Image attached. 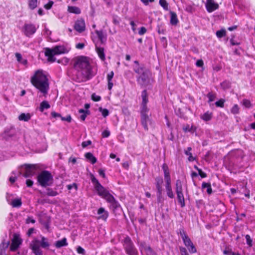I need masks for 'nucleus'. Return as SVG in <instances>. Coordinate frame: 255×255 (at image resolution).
Returning <instances> with one entry per match:
<instances>
[{"instance_id": "obj_33", "label": "nucleus", "mask_w": 255, "mask_h": 255, "mask_svg": "<svg viewBox=\"0 0 255 255\" xmlns=\"http://www.w3.org/2000/svg\"><path fill=\"white\" fill-rule=\"evenodd\" d=\"M9 245V242H2L0 245V255H2Z\"/></svg>"}, {"instance_id": "obj_59", "label": "nucleus", "mask_w": 255, "mask_h": 255, "mask_svg": "<svg viewBox=\"0 0 255 255\" xmlns=\"http://www.w3.org/2000/svg\"><path fill=\"white\" fill-rule=\"evenodd\" d=\"M146 32V29L144 27H141L138 33L139 35H143Z\"/></svg>"}, {"instance_id": "obj_50", "label": "nucleus", "mask_w": 255, "mask_h": 255, "mask_svg": "<svg viewBox=\"0 0 255 255\" xmlns=\"http://www.w3.org/2000/svg\"><path fill=\"white\" fill-rule=\"evenodd\" d=\"M77 252L79 254L85 255L86 252L85 250L80 246L78 247V248H77Z\"/></svg>"}, {"instance_id": "obj_8", "label": "nucleus", "mask_w": 255, "mask_h": 255, "mask_svg": "<svg viewBox=\"0 0 255 255\" xmlns=\"http://www.w3.org/2000/svg\"><path fill=\"white\" fill-rule=\"evenodd\" d=\"M124 246L127 254L128 255H137V251L129 237H127L125 239Z\"/></svg>"}, {"instance_id": "obj_51", "label": "nucleus", "mask_w": 255, "mask_h": 255, "mask_svg": "<svg viewBox=\"0 0 255 255\" xmlns=\"http://www.w3.org/2000/svg\"><path fill=\"white\" fill-rule=\"evenodd\" d=\"M179 234H180L182 239L188 236L186 232L182 229H180L179 230Z\"/></svg>"}, {"instance_id": "obj_1", "label": "nucleus", "mask_w": 255, "mask_h": 255, "mask_svg": "<svg viewBox=\"0 0 255 255\" xmlns=\"http://www.w3.org/2000/svg\"><path fill=\"white\" fill-rule=\"evenodd\" d=\"M74 67L82 75L80 81H85L93 76L89 59L85 56H78L74 59Z\"/></svg>"}, {"instance_id": "obj_58", "label": "nucleus", "mask_w": 255, "mask_h": 255, "mask_svg": "<svg viewBox=\"0 0 255 255\" xmlns=\"http://www.w3.org/2000/svg\"><path fill=\"white\" fill-rule=\"evenodd\" d=\"M53 4V2L52 1H49V2L47 4H46L44 5V7L47 9H49L51 8L52 5Z\"/></svg>"}, {"instance_id": "obj_37", "label": "nucleus", "mask_w": 255, "mask_h": 255, "mask_svg": "<svg viewBox=\"0 0 255 255\" xmlns=\"http://www.w3.org/2000/svg\"><path fill=\"white\" fill-rule=\"evenodd\" d=\"M46 191V195L49 196H55L58 194V193L56 191H54L51 188H47Z\"/></svg>"}, {"instance_id": "obj_60", "label": "nucleus", "mask_w": 255, "mask_h": 255, "mask_svg": "<svg viewBox=\"0 0 255 255\" xmlns=\"http://www.w3.org/2000/svg\"><path fill=\"white\" fill-rule=\"evenodd\" d=\"M120 18L117 16H114L113 17V22L114 24H116V25H118L120 23Z\"/></svg>"}, {"instance_id": "obj_47", "label": "nucleus", "mask_w": 255, "mask_h": 255, "mask_svg": "<svg viewBox=\"0 0 255 255\" xmlns=\"http://www.w3.org/2000/svg\"><path fill=\"white\" fill-rule=\"evenodd\" d=\"M92 99L95 102H98L101 100V97L100 96L97 95L96 94L94 93L91 96Z\"/></svg>"}, {"instance_id": "obj_17", "label": "nucleus", "mask_w": 255, "mask_h": 255, "mask_svg": "<svg viewBox=\"0 0 255 255\" xmlns=\"http://www.w3.org/2000/svg\"><path fill=\"white\" fill-rule=\"evenodd\" d=\"M165 189L168 197L171 199L173 198L174 197V195L172 189L171 182L166 183Z\"/></svg>"}, {"instance_id": "obj_21", "label": "nucleus", "mask_w": 255, "mask_h": 255, "mask_svg": "<svg viewBox=\"0 0 255 255\" xmlns=\"http://www.w3.org/2000/svg\"><path fill=\"white\" fill-rule=\"evenodd\" d=\"M67 239L63 238L61 240L57 241L55 244V246L57 248H60L62 247L67 246Z\"/></svg>"}, {"instance_id": "obj_63", "label": "nucleus", "mask_w": 255, "mask_h": 255, "mask_svg": "<svg viewBox=\"0 0 255 255\" xmlns=\"http://www.w3.org/2000/svg\"><path fill=\"white\" fill-rule=\"evenodd\" d=\"M146 246H147V244L145 242H141L139 244L140 249L141 252L144 250V248L145 247H146Z\"/></svg>"}, {"instance_id": "obj_3", "label": "nucleus", "mask_w": 255, "mask_h": 255, "mask_svg": "<svg viewBox=\"0 0 255 255\" xmlns=\"http://www.w3.org/2000/svg\"><path fill=\"white\" fill-rule=\"evenodd\" d=\"M91 180L98 195L110 203L111 207L113 209H116L120 206L119 204L115 198L99 183L94 176H92Z\"/></svg>"}, {"instance_id": "obj_14", "label": "nucleus", "mask_w": 255, "mask_h": 255, "mask_svg": "<svg viewBox=\"0 0 255 255\" xmlns=\"http://www.w3.org/2000/svg\"><path fill=\"white\" fill-rule=\"evenodd\" d=\"M21 243V240L18 237L14 236L10 247V250L11 251H15L17 249Z\"/></svg>"}, {"instance_id": "obj_6", "label": "nucleus", "mask_w": 255, "mask_h": 255, "mask_svg": "<svg viewBox=\"0 0 255 255\" xmlns=\"http://www.w3.org/2000/svg\"><path fill=\"white\" fill-rule=\"evenodd\" d=\"M37 178L38 182L42 187L50 186L53 182V176L51 173L46 170L40 172Z\"/></svg>"}, {"instance_id": "obj_5", "label": "nucleus", "mask_w": 255, "mask_h": 255, "mask_svg": "<svg viewBox=\"0 0 255 255\" xmlns=\"http://www.w3.org/2000/svg\"><path fill=\"white\" fill-rule=\"evenodd\" d=\"M68 52V50L64 46L58 45L52 48H46L45 49V55L48 57V61L53 62L56 58L54 55L64 54Z\"/></svg>"}, {"instance_id": "obj_9", "label": "nucleus", "mask_w": 255, "mask_h": 255, "mask_svg": "<svg viewBox=\"0 0 255 255\" xmlns=\"http://www.w3.org/2000/svg\"><path fill=\"white\" fill-rule=\"evenodd\" d=\"M23 176L25 178L31 177L36 173L37 166L35 164H25L24 165Z\"/></svg>"}, {"instance_id": "obj_12", "label": "nucleus", "mask_w": 255, "mask_h": 255, "mask_svg": "<svg viewBox=\"0 0 255 255\" xmlns=\"http://www.w3.org/2000/svg\"><path fill=\"white\" fill-rule=\"evenodd\" d=\"M74 29L79 33L85 30V23L83 19H79L76 21L74 24Z\"/></svg>"}, {"instance_id": "obj_43", "label": "nucleus", "mask_w": 255, "mask_h": 255, "mask_svg": "<svg viewBox=\"0 0 255 255\" xmlns=\"http://www.w3.org/2000/svg\"><path fill=\"white\" fill-rule=\"evenodd\" d=\"M183 240V241L184 242V244L185 245V246L186 247H188L189 246V245H190V244H191L192 243H193L190 239L188 237V236H187L186 237L184 238V239H182Z\"/></svg>"}, {"instance_id": "obj_11", "label": "nucleus", "mask_w": 255, "mask_h": 255, "mask_svg": "<svg viewBox=\"0 0 255 255\" xmlns=\"http://www.w3.org/2000/svg\"><path fill=\"white\" fill-rule=\"evenodd\" d=\"M24 33L26 36L33 35L36 31L35 26L32 24H25L24 26Z\"/></svg>"}, {"instance_id": "obj_54", "label": "nucleus", "mask_w": 255, "mask_h": 255, "mask_svg": "<svg viewBox=\"0 0 255 255\" xmlns=\"http://www.w3.org/2000/svg\"><path fill=\"white\" fill-rule=\"evenodd\" d=\"M67 188L68 190H70L73 188H74L75 190H77V186L75 183H73L72 184H69L67 186Z\"/></svg>"}, {"instance_id": "obj_61", "label": "nucleus", "mask_w": 255, "mask_h": 255, "mask_svg": "<svg viewBox=\"0 0 255 255\" xmlns=\"http://www.w3.org/2000/svg\"><path fill=\"white\" fill-rule=\"evenodd\" d=\"M198 171L199 175L202 178H205L207 176V175L205 173L203 172L201 169H198Z\"/></svg>"}, {"instance_id": "obj_52", "label": "nucleus", "mask_w": 255, "mask_h": 255, "mask_svg": "<svg viewBox=\"0 0 255 255\" xmlns=\"http://www.w3.org/2000/svg\"><path fill=\"white\" fill-rule=\"evenodd\" d=\"M179 250L180 251L181 255H189L186 249L184 247H180Z\"/></svg>"}, {"instance_id": "obj_42", "label": "nucleus", "mask_w": 255, "mask_h": 255, "mask_svg": "<svg viewBox=\"0 0 255 255\" xmlns=\"http://www.w3.org/2000/svg\"><path fill=\"white\" fill-rule=\"evenodd\" d=\"M226 31L224 29H221L216 32V35L218 38H221L226 35Z\"/></svg>"}, {"instance_id": "obj_7", "label": "nucleus", "mask_w": 255, "mask_h": 255, "mask_svg": "<svg viewBox=\"0 0 255 255\" xmlns=\"http://www.w3.org/2000/svg\"><path fill=\"white\" fill-rule=\"evenodd\" d=\"M175 191L177 194V198L178 202L180 204L181 207L185 206V199L183 194V188L182 182L180 180L176 181Z\"/></svg>"}, {"instance_id": "obj_46", "label": "nucleus", "mask_w": 255, "mask_h": 255, "mask_svg": "<svg viewBox=\"0 0 255 255\" xmlns=\"http://www.w3.org/2000/svg\"><path fill=\"white\" fill-rule=\"evenodd\" d=\"M243 105L246 108H249L251 107L252 104L251 102L247 99H244L243 101Z\"/></svg>"}, {"instance_id": "obj_40", "label": "nucleus", "mask_w": 255, "mask_h": 255, "mask_svg": "<svg viewBox=\"0 0 255 255\" xmlns=\"http://www.w3.org/2000/svg\"><path fill=\"white\" fill-rule=\"evenodd\" d=\"M240 108L238 105H235L231 110V113L233 114H238L239 113Z\"/></svg>"}, {"instance_id": "obj_25", "label": "nucleus", "mask_w": 255, "mask_h": 255, "mask_svg": "<svg viewBox=\"0 0 255 255\" xmlns=\"http://www.w3.org/2000/svg\"><path fill=\"white\" fill-rule=\"evenodd\" d=\"M85 157L92 164H94L97 162L96 158L93 154L90 152H87L85 155Z\"/></svg>"}, {"instance_id": "obj_62", "label": "nucleus", "mask_w": 255, "mask_h": 255, "mask_svg": "<svg viewBox=\"0 0 255 255\" xmlns=\"http://www.w3.org/2000/svg\"><path fill=\"white\" fill-rule=\"evenodd\" d=\"M71 117L70 115L67 116L66 117H61V120L62 121H67L68 122H70L71 121Z\"/></svg>"}, {"instance_id": "obj_55", "label": "nucleus", "mask_w": 255, "mask_h": 255, "mask_svg": "<svg viewBox=\"0 0 255 255\" xmlns=\"http://www.w3.org/2000/svg\"><path fill=\"white\" fill-rule=\"evenodd\" d=\"M91 143H92L91 141L89 140L87 141H83L82 143V146L83 148H85V147H87V146L91 145Z\"/></svg>"}, {"instance_id": "obj_44", "label": "nucleus", "mask_w": 255, "mask_h": 255, "mask_svg": "<svg viewBox=\"0 0 255 255\" xmlns=\"http://www.w3.org/2000/svg\"><path fill=\"white\" fill-rule=\"evenodd\" d=\"M99 111L102 113V114L104 117H106L109 115V111L106 109H103L102 108H100L99 109Z\"/></svg>"}, {"instance_id": "obj_22", "label": "nucleus", "mask_w": 255, "mask_h": 255, "mask_svg": "<svg viewBox=\"0 0 255 255\" xmlns=\"http://www.w3.org/2000/svg\"><path fill=\"white\" fill-rule=\"evenodd\" d=\"M40 244L41 247L42 248H48L50 246L48 239L43 236H41V241H40Z\"/></svg>"}, {"instance_id": "obj_64", "label": "nucleus", "mask_w": 255, "mask_h": 255, "mask_svg": "<svg viewBox=\"0 0 255 255\" xmlns=\"http://www.w3.org/2000/svg\"><path fill=\"white\" fill-rule=\"evenodd\" d=\"M85 46V44L83 43H79L76 45L77 49H82Z\"/></svg>"}, {"instance_id": "obj_23", "label": "nucleus", "mask_w": 255, "mask_h": 255, "mask_svg": "<svg viewBox=\"0 0 255 255\" xmlns=\"http://www.w3.org/2000/svg\"><path fill=\"white\" fill-rule=\"evenodd\" d=\"M114 72L113 71L110 72L107 75V80L108 82V89L109 90H111L113 87V83L112 82V80L114 77Z\"/></svg>"}, {"instance_id": "obj_15", "label": "nucleus", "mask_w": 255, "mask_h": 255, "mask_svg": "<svg viewBox=\"0 0 255 255\" xmlns=\"http://www.w3.org/2000/svg\"><path fill=\"white\" fill-rule=\"evenodd\" d=\"M141 124L144 128L147 130L148 129V124H151V120L149 119L148 116H141Z\"/></svg>"}, {"instance_id": "obj_45", "label": "nucleus", "mask_w": 255, "mask_h": 255, "mask_svg": "<svg viewBox=\"0 0 255 255\" xmlns=\"http://www.w3.org/2000/svg\"><path fill=\"white\" fill-rule=\"evenodd\" d=\"M187 248L191 253H195L197 252L195 247L193 243L190 244V245L189 246L187 247Z\"/></svg>"}, {"instance_id": "obj_19", "label": "nucleus", "mask_w": 255, "mask_h": 255, "mask_svg": "<svg viewBox=\"0 0 255 255\" xmlns=\"http://www.w3.org/2000/svg\"><path fill=\"white\" fill-rule=\"evenodd\" d=\"M170 23L173 25H176L178 23V20L175 12L170 11Z\"/></svg>"}, {"instance_id": "obj_53", "label": "nucleus", "mask_w": 255, "mask_h": 255, "mask_svg": "<svg viewBox=\"0 0 255 255\" xmlns=\"http://www.w3.org/2000/svg\"><path fill=\"white\" fill-rule=\"evenodd\" d=\"M208 98H209V102H212L215 100V99L216 98L215 95L209 93L207 95Z\"/></svg>"}, {"instance_id": "obj_20", "label": "nucleus", "mask_w": 255, "mask_h": 255, "mask_svg": "<svg viewBox=\"0 0 255 255\" xmlns=\"http://www.w3.org/2000/svg\"><path fill=\"white\" fill-rule=\"evenodd\" d=\"M96 51L100 58V59L102 61H104L105 60V55L104 53V49L102 47H96Z\"/></svg>"}, {"instance_id": "obj_35", "label": "nucleus", "mask_w": 255, "mask_h": 255, "mask_svg": "<svg viewBox=\"0 0 255 255\" xmlns=\"http://www.w3.org/2000/svg\"><path fill=\"white\" fill-rule=\"evenodd\" d=\"M149 111V109L147 108V105L141 106V116H147V113Z\"/></svg>"}, {"instance_id": "obj_57", "label": "nucleus", "mask_w": 255, "mask_h": 255, "mask_svg": "<svg viewBox=\"0 0 255 255\" xmlns=\"http://www.w3.org/2000/svg\"><path fill=\"white\" fill-rule=\"evenodd\" d=\"M110 135V132L109 130H105L102 132V136L103 137H108Z\"/></svg>"}, {"instance_id": "obj_16", "label": "nucleus", "mask_w": 255, "mask_h": 255, "mask_svg": "<svg viewBox=\"0 0 255 255\" xmlns=\"http://www.w3.org/2000/svg\"><path fill=\"white\" fill-rule=\"evenodd\" d=\"M97 213L99 215V219H102L104 221L106 220L109 216L108 212L102 207L99 209Z\"/></svg>"}, {"instance_id": "obj_48", "label": "nucleus", "mask_w": 255, "mask_h": 255, "mask_svg": "<svg viewBox=\"0 0 255 255\" xmlns=\"http://www.w3.org/2000/svg\"><path fill=\"white\" fill-rule=\"evenodd\" d=\"M225 102V100L223 99H220L218 101H217L215 103V105L217 107H224V104Z\"/></svg>"}, {"instance_id": "obj_36", "label": "nucleus", "mask_w": 255, "mask_h": 255, "mask_svg": "<svg viewBox=\"0 0 255 255\" xmlns=\"http://www.w3.org/2000/svg\"><path fill=\"white\" fill-rule=\"evenodd\" d=\"M88 112V111H86L83 109H80L79 110V113L81 114L80 118L82 121H85V120L87 117Z\"/></svg>"}, {"instance_id": "obj_39", "label": "nucleus", "mask_w": 255, "mask_h": 255, "mask_svg": "<svg viewBox=\"0 0 255 255\" xmlns=\"http://www.w3.org/2000/svg\"><path fill=\"white\" fill-rule=\"evenodd\" d=\"M164 176L165 182H171L169 170L164 171Z\"/></svg>"}, {"instance_id": "obj_31", "label": "nucleus", "mask_w": 255, "mask_h": 255, "mask_svg": "<svg viewBox=\"0 0 255 255\" xmlns=\"http://www.w3.org/2000/svg\"><path fill=\"white\" fill-rule=\"evenodd\" d=\"M202 188L203 189L207 188V192L209 195L212 193L211 185L210 183L203 182L202 184Z\"/></svg>"}, {"instance_id": "obj_28", "label": "nucleus", "mask_w": 255, "mask_h": 255, "mask_svg": "<svg viewBox=\"0 0 255 255\" xmlns=\"http://www.w3.org/2000/svg\"><path fill=\"white\" fill-rule=\"evenodd\" d=\"M31 118V116L29 114L22 113L18 117V120L19 121H23L25 122L28 121Z\"/></svg>"}, {"instance_id": "obj_27", "label": "nucleus", "mask_w": 255, "mask_h": 255, "mask_svg": "<svg viewBox=\"0 0 255 255\" xmlns=\"http://www.w3.org/2000/svg\"><path fill=\"white\" fill-rule=\"evenodd\" d=\"M142 103L141 105H147L148 103L147 94L146 90H144L141 93Z\"/></svg>"}, {"instance_id": "obj_10", "label": "nucleus", "mask_w": 255, "mask_h": 255, "mask_svg": "<svg viewBox=\"0 0 255 255\" xmlns=\"http://www.w3.org/2000/svg\"><path fill=\"white\" fill-rule=\"evenodd\" d=\"M30 247L35 255H42V252L40 247V241L38 239H34L30 243Z\"/></svg>"}, {"instance_id": "obj_24", "label": "nucleus", "mask_w": 255, "mask_h": 255, "mask_svg": "<svg viewBox=\"0 0 255 255\" xmlns=\"http://www.w3.org/2000/svg\"><path fill=\"white\" fill-rule=\"evenodd\" d=\"M9 204L11 205L13 207H20L21 206L22 202L20 198H16L13 199Z\"/></svg>"}, {"instance_id": "obj_49", "label": "nucleus", "mask_w": 255, "mask_h": 255, "mask_svg": "<svg viewBox=\"0 0 255 255\" xmlns=\"http://www.w3.org/2000/svg\"><path fill=\"white\" fill-rule=\"evenodd\" d=\"M245 238L246 239L247 244L250 247H252V240L251 239L250 236L249 235H247L245 236Z\"/></svg>"}, {"instance_id": "obj_41", "label": "nucleus", "mask_w": 255, "mask_h": 255, "mask_svg": "<svg viewBox=\"0 0 255 255\" xmlns=\"http://www.w3.org/2000/svg\"><path fill=\"white\" fill-rule=\"evenodd\" d=\"M211 114L206 113L202 116L201 118L203 120L208 121L211 120Z\"/></svg>"}, {"instance_id": "obj_2", "label": "nucleus", "mask_w": 255, "mask_h": 255, "mask_svg": "<svg viewBox=\"0 0 255 255\" xmlns=\"http://www.w3.org/2000/svg\"><path fill=\"white\" fill-rule=\"evenodd\" d=\"M31 84L37 89L44 97H46L49 89L48 79L43 71L38 70L31 77Z\"/></svg>"}, {"instance_id": "obj_26", "label": "nucleus", "mask_w": 255, "mask_h": 255, "mask_svg": "<svg viewBox=\"0 0 255 255\" xmlns=\"http://www.w3.org/2000/svg\"><path fill=\"white\" fill-rule=\"evenodd\" d=\"M96 33L97 34L99 39L100 40L101 43H103L106 40V37L102 31L96 30Z\"/></svg>"}, {"instance_id": "obj_30", "label": "nucleus", "mask_w": 255, "mask_h": 255, "mask_svg": "<svg viewBox=\"0 0 255 255\" xmlns=\"http://www.w3.org/2000/svg\"><path fill=\"white\" fill-rule=\"evenodd\" d=\"M183 129L185 132H194L196 130V128L194 126H190L189 125H187L183 127Z\"/></svg>"}, {"instance_id": "obj_34", "label": "nucleus", "mask_w": 255, "mask_h": 255, "mask_svg": "<svg viewBox=\"0 0 255 255\" xmlns=\"http://www.w3.org/2000/svg\"><path fill=\"white\" fill-rule=\"evenodd\" d=\"M28 5L30 9H34L37 6V0H29Z\"/></svg>"}, {"instance_id": "obj_18", "label": "nucleus", "mask_w": 255, "mask_h": 255, "mask_svg": "<svg viewBox=\"0 0 255 255\" xmlns=\"http://www.w3.org/2000/svg\"><path fill=\"white\" fill-rule=\"evenodd\" d=\"M163 183V180L161 177H156L155 178V185L157 192H159V195L161 192H162V184Z\"/></svg>"}, {"instance_id": "obj_56", "label": "nucleus", "mask_w": 255, "mask_h": 255, "mask_svg": "<svg viewBox=\"0 0 255 255\" xmlns=\"http://www.w3.org/2000/svg\"><path fill=\"white\" fill-rule=\"evenodd\" d=\"M25 222L26 224H29L30 223L34 224L35 223V220L34 219H33L32 217H28L26 219Z\"/></svg>"}, {"instance_id": "obj_32", "label": "nucleus", "mask_w": 255, "mask_h": 255, "mask_svg": "<svg viewBox=\"0 0 255 255\" xmlns=\"http://www.w3.org/2000/svg\"><path fill=\"white\" fill-rule=\"evenodd\" d=\"M49 108L50 105L48 104V103L46 101H44L41 103L39 109L41 112H43L44 109H47Z\"/></svg>"}, {"instance_id": "obj_29", "label": "nucleus", "mask_w": 255, "mask_h": 255, "mask_svg": "<svg viewBox=\"0 0 255 255\" xmlns=\"http://www.w3.org/2000/svg\"><path fill=\"white\" fill-rule=\"evenodd\" d=\"M69 12L75 14H80L81 13L80 9L77 6H69L68 7Z\"/></svg>"}, {"instance_id": "obj_4", "label": "nucleus", "mask_w": 255, "mask_h": 255, "mask_svg": "<svg viewBox=\"0 0 255 255\" xmlns=\"http://www.w3.org/2000/svg\"><path fill=\"white\" fill-rule=\"evenodd\" d=\"M134 72L138 76L137 77V83L141 86H146L149 83L150 73L143 67H135Z\"/></svg>"}, {"instance_id": "obj_38", "label": "nucleus", "mask_w": 255, "mask_h": 255, "mask_svg": "<svg viewBox=\"0 0 255 255\" xmlns=\"http://www.w3.org/2000/svg\"><path fill=\"white\" fill-rule=\"evenodd\" d=\"M159 2L164 9L165 10H168V3L166 0H159Z\"/></svg>"}, {"instance_id": "obj_13", "label": "nucleus", "mask_w": 255, "mask_h": 255, "mask_svg": "<svg viewBox=\"0 0 255 255\" xmlns=\"http://www.w3.org/2000/svg\"><path fill=\"white\" fill-rule=\"evenodd\" d=\"M206 7L209 12H211L218 9L219 5L218 3H215L214 0H207Z\"/></svg>"}]
</instances>
